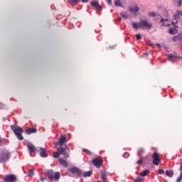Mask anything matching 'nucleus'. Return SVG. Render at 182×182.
Listing matches in <instances>:
<instances>
[{
	"mask_svg": "<svg viewBox=\"0 0 182 182\" xmlns=\"http://www.w3.org/2000/svg\"><path fill=\"white\" fill-rule=\"evenodd\" d=\"M153 25L146 20H141L139 23H132V28L137 31L138 29H144L149 30L151 29Z\"/></svg>",
	"mask_w": 182,
	"mask_h": 182,
	"instance_id": "f257e3e1",
	"label": "nucleus"
},
{
	"mask_svg": "<svg viewBox=\"0 0 182 182\" xmlns=\"http://www.w3.org/2000/svg\"><path fill=\"white\" fill-rule=\"evenodd\" d=\"M46 174L48 177V182H53V181L57 182V181H59L60 178V173L55 172L52 169L48 170Z\"/></svg>",
	"mask_w": 182,
	"mask_h": 182,
	"instance_id": "f03ea898",
	"label": "nucleus"
},
{
	"mask_svg": "<svg viewBox=\"0 0 182 182\" xmlns=\"http://www.w3.org/2000/svg\"><path fill=\"white\" fill-rule=\"evenodd\" d=\"M11 129L13 130L14 134L16 136L18 140H23V136H22V133H23V130L20 127L12 125Z\"/></svg>",
	"mask_w": 182,
	"mask_h": 182,
	"instance_id": "7ed1b4c3",
	"label": "nucleus"
},
{
	"mask_svg": "<svg viewBox=\"0 0 182 182\" xmlns=\"http://www.w3.org/2000/svg\"><path fill=\"white\" fill-rule=\"evenodd\" d=\"M11 157V154L8 151H3L0 155V163L8 161Z\"/></svg>",
	"mask_w": 182,
	"mask_h": 182,
	"instance_id": "20e7f679",
	"label": "nucleus"
},
{
	"mask_svg": "<svg viewBox=\"0 0 182 182\" xmlns=\"http://www.w3.org/2000/svg\"><path fill=\"white\" fill-rule=\"evenodd\" d=\"M92 164L95 166V167L99 168L103 166V159H102V157L97 156L92 159Z\"/></svg>",
	"mask_w": 182,
	"mask_h": 182,
	"instance_id": "39448f33",
	"label": "nucleus"
},
{
	"mask_svg": "<svg viewBox=\"0 0 182 182\" xmlns=\"http://www.w3.org/2000/svg\"><path fill=\"white\" fill-rule=\"evenodd\" d=\"M151 159H153V164L154 166H159L160 164V161L161 160L160 159V154L157 152H154L153 155L151 156Z\"/></svg>",
	"mask_w": 182,
	"mask_h": 182,
	"instance_id": "423d86ee",
	"label": "nucleus"
},
{
	"mask_svg": "<svg viewBox=\"0 0 182 182\" xmlns=\"http://www.w3.org/2000/svg\"><path fill=\"white\" fill-rule=\"evenodd\" d=\"M68 139L66 138V135H61L58 141L54 142V146H63L65 143H67Z\"/></svg>",
	"mask_w": 182,
	"mask_h": 182,
	"instance_id": "0eeeda50",
	"label": "nucleus"
},
{
	"mask_svg": "<svg viewBox=\"0 0 182 182\" xmlns=\"http://www.w3.org/2000/svg\"><path fill=\"white\" fill-rule=\"evenodd\" d=\"M18 180L16 176L14 174H7L4 176V182H16Z\"/></svg>",
	"mask_w": 182,
	"mask_h": 182,
	"instance_id": "6e6552de",
	"label": "nucleus"
},
{
	"mask_svg": "<svg viewBox=\"0 0 182 182\" xmlns=\"http://www.w3.org/2000/svg\"><path fill=\"white\" fill-rule=\"evenodd\" d=\"M27 147L28 149L30 155L31 156V157H33V156H35V153H36V148H35V145L32 143H28L27 144Z\"/></svg>",
	"mask_w": 182,
	"mask_h": 182,
	"instance_id": "1a4fd4ad",
	"label": "nucleus"
},
{
	"mask_svg": "<svg viewBox=\"0 0 182 182\" xmlns=\"http://www.w3.org/2000/svg\"><path fill=\"white\" fill-rule=\"evenodd\" d=\"M70 172L73 174H75V176H78V177H80V176H82V174H83V172H82V170H80V169H79V168H76V167L72 168L70 169Z\"/></svg>",
	"mask_w": 182,
	"mask_h": 182,
	"instance_id": "9d476101",
	"label": "nucleus"
},
{
	"mask_svg": "<svg viewBox=\"0 0 182 182\" xmlns=\"http://www.w3.org/2000/svg\"><path fill=\"white\" fill-rule=\"evenodd\" d=\"M129 12H132V14H136L139 11H140V7L136 4H134L129 8Z\"/></svg>",
	"mask_w": 182,
	"mask_h": 182,
	"instance_id": "9b49d317",
	"label": "nucleus"
},
{
	"mask_svg": "<svg viewBox=\"0 0 182 182\" xmlns=\"http://www.w3.org/2000/svg\"><path fill=\"white\" fill-rule=\"evenodd\" d=\"M58 151L60 153V154H63L65 159H68L69 154L66 153V149L65 147L61 146L60 148H58Z\"/></svg>",
	"mask_w": 182,
	"mask_h": 182,
	"instance_id": "f8f14e48",
	"label": "nucleus"
},
{
	"mask_svg": "<svg viewBox=\"0 0 182 182\" xmlns=\"http://www.w3.org/2000/svg\"><path fill=\"white\" fill-rule=\"evenodd\" d=\"M90 4L91 6H92L95 9V11H98V12L102 11V6L99 5V2L93 1L90 2Z\"/></svg>",
	"mask_w": 182,
	"mask_h": 182,
	"instance_id": "ddd939ff",
	"label": "nucleus"
},
{
	"mask_svg": "<svg viewBox=\"0 0 182 182\" xmlns=\"http://www.w3.org/2000/svg\"><path fill=\"white\" fill-rule=\"evenodd\" d=\"M161 23L163 26H169L171 23H174V21H171L168 19H162L161 20Z\"/></svg>",
	"mask_w": 182,
	"mask_h": 182,
	"instance_id": "4468645a",
	"label": "nucleus"
},
{
	"mask_svg": "<svg viewBox=\"0 0 182 182\" xmlns=\"http://www.w3.org/2000/svg\"><path fill=\"white\" fill-rule=\"evenodd\" d=\"M40 156H41V157H48V153H46V149L41 147L40 148Z\"/></svg>",
	"mask_w": 182,
	"mask_h": 182,
	"instance_id": "2eb2a0df",
	"label": "nucleus"
},
{
	"mask_svg": "<svg viewBox=\"0 0 182 182\" xmlns=\"http://www.w3.org/2000/svg\"><path fill=\"white\" fill-rule=\"evenodd\" d=\"M180 16H182V11L178 10L173 16L175 21H178Z\"/></svg>",
	"mask_w": 182,
	"mask_h": 182,
	"instance_id": "dca6fc26",
	"label": "nucleus"
},
{
	"mask_svg": "<svg viewBox=\"0 0 182 182\" xmlns=\"http://www.w3.org/2000/svg\"><path fill=\"white\" fill-rule=\"evenodd\" d=\"M6 144H9V140L6 139H1L0 136V146H6Z\"/></svg>",
	"mask_w": 182,
	"mask_h": 182,
	"instance_id": "f3484780",
	"label": "nucleus"
},
{
	"mask_svg": "<svg viewBox=\"0 0 182 182\" xmlns=\"http://www.w3.org/2000/svg\"><path fill=\"white\" fill-rule=\"evenodd\" d=\"M58 161L60 164H61V166H63L64 167H68V161L63 159V158H60Z\"/></svg>",
	"mask_w": 182,
	"mask_h": 182,
	"instance_id": "a211bd4d",
	"label": "nucleus"
},
{
	"mask_svg": "<svg viewBox=\"0 0 182 182\" xmlns=\"http://www.w3.org/2000/svg\"><path fill=\"white\" fill-rule=\"evenodd\" d=\"M101 178L103 181L107 178V172H106V171L104 170L101 171Z\"/></svg>",
	"mask_w": 182,
	"mask_h": 182,
	"instance_id": "6ab92c4d",
	"label": "nucleus"
},
{
	"mask_svg": "<svg viewBox=\"0 0 182 182\" xmlns=\"http://www.w3.org/2000/svg\"><path fill=\"white\" fill-rule=\"evenodd\" d=\"M37 130L35 128H28L26 130V133L28 134H32V133H36Z\"/></svg>",
	"mask_w": 182,
	"mask_h": 182,
	"instance_id": "aec40b11",
	"label": "nucleus"
},
{
	"mask_svg": "<svg viewBox=\"0 0 182 182\" xmlns=\"http://www.w3.org/2000/svg\"><path fill=\"white\" fill-rule=\"evenodd\" d=\"M173 42H177V41H179V42H181V41H182V34H178V36H174L173 38Z\"/></svg>",
	"mask_w": 182,
	"mask_h": 182,
	"instance_id": "412c9836",
	"label": "nucleus"
},
{
	"mask_svg": "<svg viewBox=\"0 0 182 182\" xmlns=\"http://www.w3.org/2000/svg\"><path fill=\"white\" fill-rule=\"evenodd\" d=\"M92 174H93V171H87V172H82V176L85 178L90 177V176H92Z\"/></svg>",
	"mask_w": 182,
	"mask_h": 182,
	"instance_id": "4be33fe9",
	"label": "nucleus"
},
{
	"mask_svg": "<svg viewBox=\"0 0 182 182\" xmlns=\"http://www.w3.org/2000/svg\"><path fill=\"white\" fill-rule=\"evenodd\" d=\"M166 175L168 177H173L174 176V172L173 171V170H167L166 171Z\"/></svg>",
	"mask_w": 182,
	"mask_h": 182,
	"instance_id": "5701e85b",
	"label": "nucleus"
},
{
	"mask_svg": "<svg viewBox=\"0 0 182 182\" xmlns=\"http://www.w3.org/2000/svg\"><path fill=\"white\" fill-rule=\"evenodd\" d=\"M168 32H169L170 35H176V33H177V28H169Z\"/></svg>",
	"mask_w": 182,
	"mask_h": 182,
	"instance_id": "b1692460",
	"label": "nucleus"
},
{
	"mask_svg": "<svg viewBox=\"0 0 182 182\" xmlns=\"http://www.w3.org/2000/svg\"><path fill=\"white\" fill-rule=\"evenodd\" d=\"M114 4L116 6H119V7L123 6V4H122L121 0H114Z\"/></svg>",
	"mask_w": 182,
	"mask_h": 182,
	"instance_id": "393cba45",
	"label": "nucleus"
},
{
	"mask_svg": "<svg viewBox=\"0 0 182 182\" xmlns=\"http://www.w3.org/2000/svg\"><path fill=\"white\" fill-rule=\"evenodd\" d=\"M149 173H150V171H149V170H145V171H144L143 172H141V173H140V176H141V177H146V176H147V174H149Z\"/></svg>",
	"mask_w": 182,
	"mask_h": 182,
	"instance_id": "a878e982",
	"label": "nucleus"
},
{
	"mask_svg": "<svg viewBox=\"0 0 182 182\" xmlns=\"http://www.w3.org/2000/svg\"><path fill=\"white\" fill-rule=\"evenodd\" d=\"M120 15L124 18V19H127L129 18V14H127V12L122 11Z\"/></svg>",
	"mask_w": 182,
	"mask_h": 182,
	"instance_id": "bb28decb",
	"label": "nucleus"
},
{
	"mask_svg": "<svg viewBox=\"0 0 182 182\" xmlns=\"http://www.w3.org/2000/svg\"><path fill=\"white\" fill-rule=\"evenodd\" d=\"M60 153H59L58 151V152L55 151L53 153V157L55 159H58V157H60Z\"/></svg>",
	"mask_w": 182,
	"mask_h": 182,
	"instance_id": "cd10ccee",
	"label": "nucleus"
},
{
	"mask_svg": "<svg viewBox=\"0 0 182 182\" xmlns=\"http://www.w3.org/2000/svg\"><path fill=\"white\" fill-rule=\"evenodd\" d=\"M174 3L178 5V6H181L182 5V0H174Z\"/></svg>",
	"mask_w": 182,
	"mask_h": 182,
	"instance_id": "c85d7f7f",
	"label": "nucleus"
},
{
	"mask_svg": "<svg viewBox=\"0 0 182 182\" xmlns=\"http://www.w3.org/2000/svg\"><path fill=\"white\" fill-rule=\"evenodd\" d=\"M142 159H143V161H144V164L150 161V158H149V156H145V157L142 158Z\"/></svg>",
	"mask_w": 182,
	"mask_h": 182,
	"instance_id": "c756f323",
	"label": "nucleus"
},
{
	"mask_svg": "<svg viewBox=\"0 0 182 182\" xmlns=\"http://www.w3.org/2000/svg\"><path fill=\"white\" fill-rule=\"evenodd\" d=\"M143 153H144V149L143 148L139 149L138 151V156H141Z\"/></svg>",
	"mask_w": 182,
	"mask_h": 182,
	"instance_id": "7c9ffc66",
	"label": "nucleus"
},
{
	"mask_svg": "<svg viewBox=\"0 0 182 182\" xmlns=\"http://www.w3.org/2000/svg\"><path fill=\"white\" fill-rule=\"evenodd\" d=\"M82 151H83L84 153H87V154H89V156H92L91 151H89L88 149H82Z\"/></svg>",
	"mask_w": 182,
	"mask_h": 182,
	"instance_id": "2f4dec72",
	"label": "nucleus"
},
{
	"mask_svg": "<svg viewBox=\"0 0 182 182\" xmlns=\"http://www.w3.org/2000/svg\"><path fill=\"white\" fill-rule=\"evenodd\" d=\"M136 164H144L143 159H141L136 161Z\"/></svg>",
	"mask_w": 182,
	"mask_h": 182,
	"instance_id": "473e14b6",
	"label": "nucleus"
},
{
	"mask_svg": "<svg viewBox=\"0 0 182 182\" xmlns=\"http://www.w3.org/2000/svg\"><path fill=\"white\" fill-rule=\"evenodd\" d=\"M129 156H130V154H129V152L124 153L123 154V157H124V159L129 158Z\"/></svg>",
	"mask_w": 182,
	"mask_h": 182,
	"instance_id": "72a5a7b5",
	"label": "nucleus"
},
{
	"mask_svg": "<svg viewBox=\"0 0 182 182\" xmlns=\"http://www.w3.org/2000/svg\"><path fill=\"white\" fill-rule=\"evenodd\" d=\"M156 14L154 11L149 13V16H156Z\"/></svg>",
	"mask_w": 182,
	"mask_h": 182,
	"instance_id": "f704fd0d",
	"label": "nucleus"
},
{
	"mask_svg": "<svg viewBox=\"0 0 182 182\" xmlns=\"http://www.w3.org/2000/svg\"><path fill=\"white\" fill-rule=\"evenodd\" d=\"M136 38L137 41H140V39H141V35L136 34Z\"/></svg>",
	"mask_w": 182,
	"mask_h": 182,
	"instance_id": "c9c22d12",
	"label": "nucleus"
},
{
	"mask_svg": "<svg viewBox=\"0 0 182 182\" xmlns=\"http://www.w3.org/2000/svg\"><path fill=\"white\" fill-rule=\"evenodd\" d=\"M76 4H77V0H71L72 5H76Z\"/></svg>",
	"mask_w": 182,
	"mask_h": 182,
	"instance_id": "e433bc0d",
	"label": "nucleus"
},
{
	"mask_svg": "<svg viewBox=\"0 0 182 182\" xmlns=\"http://www.w3.org/2000/svg\"><path fill=\"white\" fill-rule=\"evenodd\" d=\"M159 174H164V170H163V169H159Z\"/></svg>",
	"mask_w": 182,
	"mask_h": 182,
	"instance_id": "4c0bfd02",
	"label": "nucleus"
},
{
	"mask_svg": "<svg viewBox=\"0 0 182 182\" xmlns=\"http://www.w3.org/2000/svg\"><path fill=\"white\" fill-rule=\"evenodd\" d=\"M134 182H141V178H137L134 181Z\"/></svg>",
	"mask_w": 182,
	"mask_h": 182,
	"instance_id": "58836bf2",
	"label": "nucleus"
},
{
	"mask_svg": "<svg viewBox=\"0 0 182 182\" xmlns=\"http://www.w3.org/2000/svg\"><path fill=\"white\" fill-rule=\"evenodd\" d=\"M181 180H182V177L181 176H179L177 180H176V182H181Z\"/></svg>",
	"mask_w": 182,
	"mask_h": 182,
	"instance_id": "ea45409f",
	"label": "nucleus"
},
{
	"mask_svg": "<svg viewBox=\"0 0 182 182\" xmlns=\"http://www.w3.org/2000/svg\"><path fill=\"white\" fill-rule=\"evenodd\" d=\"M29 176H33V171H28Z\"/></svg>",
	"mask_w": 182,
	"mask_h": 182,
	"instance_id": "a19ab883",
	"label": "nucleus"
},
{
	"mask_svg": "<svg viewBox=\"0 0 182 182\" xmlns=\"http://www.w3.org/2000/svg\"><path fill=\"white\" fill-rule=\"evenodd\" d=\"M108 5H112V0H106Z\"/></svg>",
	"mask_w": 182,
	"mask_h": 182,
	"instance_id": "79ce46f5",
	"label": "nucleus"
},
{
	"mask_svg": "<svg viewBox=\"0 0 182 182\" xmlns=\"http://www.w3.org/2000/svg\"><path fill=\"white\" fill-rule=\"evenodd\" d=\"M108 5H112V0H106Z\"/></svg>",
	"mask_w": 182,
	"mask_h": 182,
	"instance_id": "37998d69",
	"label": "nucleus"
},
{
	"mask_svg": "<svg viewBox=\"0 0 182 182\" xmlns=\"http://www.w3.org/2000/svg\"><path fill=\"white\" fill-rule=\"evenodd\" d=\"M64 149H65V150H69V146L65 144Z\"/></svg>",
	"mask_w": 182,
	"mask_h": 182,
	"instance_id": "c03bdc74",
	"label": "nucleus"
},
{
	"mask_svg": "<svg viewBox=\"0 0 182 182\" xmlns=\"http://www.w3.org/2000/svg\"><path fill=\"white\" fill-rule=\"evenodd\" d=\"M117 21L118 22H120V21H122V17L117 18Z\"/></svg>",
	"mask_w": 182,
	"mask_h": 182,
	"instance_id": "a18cd8bd",
	"label": "nucleus"
},
{
	"mask_svg": "<svg viewBox=\"0 0 182 182\" xmlns=\"http://www.w3.org/2000/svg\"><path fill=\"white\" fill-rule=\"evenodd\" d=\"M40 180H41V181H45V180H46V178L41 177V178H40Z\"/></svg>",
	"mask_w": 182,
	"mask_h": 182,
	"instance_id": "49530a36",
	"label": "nucleus"
},
{
	"mask_svg": "<svg viewBox=\"0 0 182 182\" xmlns=\"http://www.w3.org/2000/svg\"><path fill=\"white\" fill-rule=\"evenodd\" d=\"M82 2H89V0H82Z\"/></svg>",
	"mask_w": 182,
	"mask_h": 182,
	"instance_id": "de8ad7c7",
	"label": "nucleus"
},
{
	"mask_svg": "<svg viewBox=\"0 0 182 182\" xmlns=\"http://www.w3.org/2000/svg\"><path fill=\"white\" fill-rule=\"evenodd\" d=\"M180 170H181V171H182V162L181 164Z\"/></svg>",
	"mask_w": 182,
	"mask_h": 182,
	"instance_id": "09e8293b",
	"label": "nucleus"
},
{
	"mask_svg": "<svg viewBox=\"0 0 182 182\" xmlns=\"http://www.w3.org/2000/svg\"><path fill=\"white\" fill-rule=\"evenodd\" d=\"M179 177H181V178H182V171L181 172Z\"/></svg>",
	"mask_w": 182,
	"mask_h": 182,
	"instance_id": "8fccbe9b",
	"label": "nucleus"
},
{
	"mask_svg": "<svg viewBox=\"0 0 182 182\" xmlns=\"http://www.w3.org/2000/svg\"><path fill=\"white\" fill-rule=\"evenodd\" d=\"M158 46H160V44H157Z\"/></svg>",
	"mask_w": 182,
	"mask_h": 182,
	"instance_id": "3c124183",
	"label": "nucleus"
},
{
	"mask_svg": "<svg viewBox=\"0 0 182 182\" xmlns=\"http://www.w3.org/2000/svg\"><path fill=\"white\" fill-rule=\"evenodd\" d=\"M97 182H101V181H97Z\"/></svg>",
	"mask_w": 182,
	"mask_h": 182,
	"instance_id": "603ef678",
	"label": "nucleus"
}]
</instances>
